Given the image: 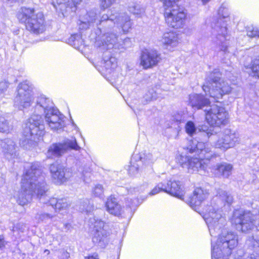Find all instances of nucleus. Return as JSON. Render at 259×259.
<instances>
[{
    "instance_id": "1",
    "label": "nucleus",
    "mask_w": 259,
    "mask_h": 259,
    "mask_svg": "<svg viewBox=\"0 0 259 259\" xmlns=\"http://www.w3.org/2000/svg\"><path fill=\"white\" fill-rule=\"evenodd\" d=\"M45 114L46 124L54 131L61 130L65 126L64 116L53 107L51 100L44 95L37 97L33 113L28 119L23 131L24 139L20 145L30 149L45 133V127L41 115Z\"/></svg>"
},
{
    "instance_id": "2",
    "label": "nucleus",
    "mask_w": 259,
    "mask_h": 259,
    "mask_svg": "<svg viewBox=\"0 0 259 259\" xmlns=\"http://www.w3.org/2000/svg\"><path fill=\"white\" fill-rule=\"evenodd\" d=\"M48 187L42 174L39 164L37 162L28 164L21 180V188L15 196L17 202L21 205L29 203L33 196L39 199L40 202L53 207L56 211L66 212L70 203L66 198H49L46 195Z\"/></svg>"
},
{
    "instance_id": "3",
    "label": "nucleus",
    "mask_w": 259,
    "mask_h": 259,
    "mask_svg": "<svg viewBox=\"0 0 259 259\" xmlns=\"http://www.w3.org/2000/svg\"><path fill=\"white\" fill-rule=\"evenodd\" d=\"M232 202L233 197L231 195L221 189H218L210 205H207L203 211V218L211 236L215 237L219 234L226 223V219L222 214V208L226 203L230 205Z\"/></svg>"
},
{
    "instance_id": "4",
    "label": "nucleus",
    "mask_w": 259,
    "mask_h": 259,
    "mask_svg": "<svg viewBox=\"0 0 259 259\" xmlns=\"http://www.w3.org/2000/svg\"><path fill=\"white\" fill-rule=\"evenodd\" d=\"M219 18H213L210 26L212 28L211 41L212 47L216 51L229 53L230 47L228 42V23L230 12L228 4L223 3L218 10Z\"/></svg>"
},
{
    "instance_id": "5",
    "label": "nucleus",
    "mask_w": 259,
    "mask_h": 259,
    "mask_svg": "<svg viewBox=\"0 0 259 259\" xmlns=\"http://www.w3.org/2000/svg\"><path fill=\"white\" fill-rule=\"evenodd\" d=\"M185 148L190 153H195L199 157L190 158L188 156L181 155L178 160L181 166L187 168L189 172L205 170L208 160L212 156L210 148L206 147L203 142L192 140L188 141Z\"/></svg>"
},
{
    "instance_id": "6",
    "label": "nucleus",
    "mask_w": 259,
    "mask_h": 259,
    "mask_svg": "<svg viewBox=\"0 0 259 259\" xmlns=\"http://www.w3.org/2000/svg\"><path fill=\"white\" fill-rule=\"evenodd\" d=\"M198 131L199 136L203 141H207L211 136L217 134L218 139L214 142V146L223 151L234 147L240 142L238 134L229 128L217 133L212 127L204 125L199 128Z\"/></svg>"
},
{
    "instance_id": "7",
    "label": "nucleus",
    "mask_w": 259,
    "mask_h": 259,
    "mask_svg": "<svg viewBox=\"0 0 259 259\" xmlns=\"http://www.w3.org/2000/svg\"><path fill=\"white\" fill-rule=\"evenodd\" d=\"M97 35L96 45L103 49L110 50L112 49H121L127 47L131 44L130 39L128 37L123 40H119L118 35L108 29L102 30L98 28L95 31Z\"/></svg>"
},
{
    "instance_id": "8",
    "label": "nucleus",
    "mask_w": 259,
    "mask_h": 259,
    "mask_svg": "<svg viewBox=\"0 0 259 259\" xmlns=\"http://www.w3.org/2000/svg\"><path fill=\"white\" fill-rule=\"evenodd\" d=\"M17 18L21 23H25L28 30L35 34L41 33L46 29L43 14H35L33 9L22 8L17 14Z\"/></svg>"
},
{
    "instance_id": "9",
    "label": "nucleus",
    "mask_w": 259,
    "mask_h": 259,
    "mask_svg": "<svg viewBox=\"0 0 259 259\" xmlns=\"http://www.w3.org/2000/svg\"><path fill=\"white\" fill-rule=\"evenodd\" d=\"M231 222L237 230L244 233L249 232L254 229L259 231V212L257 214L249 211L242 213L240 210H236Z\"/></svg>"
},
{
    "instance_id": "10",
    "label": "nucleus",
    "mask_w": 259,
    "mask_h": 259,
    "mask_svg": "<svg viewBox=\"0 0 259 259\" xmlns=\"http://www.w3.org/2000/svg\"><path fill=\"white\" fill-rule=\"evenodd\" d=\"M210 82L204 84L202 89L206 95L213 98L217 102L222 99L225 95L229 94L232 91V88L228 82L221 78L220 74L212 73L210 76Z\"/></svg>"
},
{
    "instance_id": "11",
    "label": "nucleus",
    "mask_w": 259,
    "mask_h": 259,
    "mask_svg": "<svg viewBox=\"0 0 259 259\" xmlns=\"http://www.w3.org/2000/svg\"><path fill=\"white\" fill-rule=\"evenodd\" d=\"M103 14L100 18H97V26L103 24L105 28L109 29L113 25H116L121 28L124 32H128L132 27V22L130 17L125 13H119L114 14Z\"/></svg>"
},
{
    "instance_id": "12",
    "label": "nucleus",
    "mask_w": 259,
    "mask_h": 259,
    "mask_svg": "<svg viewBox=\"0 0 259 259\" xmlns=\"http://www.w3.org/2000/svg\"><path fill=\"white\" fill-rule=\"evenodd\" d=\"M238 245L237 235L232 232H223L219 235L215 243L211 240V253L213 248L225 255L229 256L232 253V250Z\"/></svg>"
},
{
    "instance_id": "13",
    "label": "nucleus",
    "mask_w": 259,
    "mask_h": 259,
    "mask_svg": "<svg viewBox=\"0 0 259 259\" xmlns=\"http://www.w3.org/2000/svg\"><path fill=\"white\" fill-rule=\"evenodd\" d=\"M32 86L28 81H23L18 85L17 94L14 99V105L20 110L31 106L33 98Z\"/></svg>"
},
{
    "instance_id": "14",
    "label": "nucleus",
    "mask_w": 259,
    "mask_h": 259,
    "mask_svg": "<svg viewBox=\"0 0 259 259\" xmlns=\"http://www.w3.org/2000/svg\"><path fill=\"white\" fill-rule=\"evenodd\" d=\"M204 111L205 119L210 125L220 126L227 123L228 113L223 107L217 104L210 105Z\"/></svg>"
},
{
    "instance_id": "15",
    "label": "nucleus",
    "mask_w": 259,
    "mask_h": 259,
    "mask_svg": "<svg viewBox=\"0 0 259 259\" xmlns=\"http://www.w3.org/2000/svg\"><path fill=\"white\" fill-rule=\"evenodd\" d=\"M70 149L75 151L81 149L74 137L66 139L62 142L53 144L49 147L46 155L48 158H55L61 156Z\"/></svg>"
},
{
    "instance_id": "16",
    "label": "nucleus",
    "mask_w": 259,
    "mask_h": 259,
    "mask_svg": "<svg viewBox=\"0 0 259 259\" xmlns=\"http://www.w3.org/2000/svg\"><path fill=\"white\" fill-rule=\"evenodd\" d=\"M137 199L127 198L125 201L126 208L125 210L118 203L117 199L112 196L107 198L106 202L107 211L110 214L119 217L124 214L126 212H131V208L137 205Z\"/></svg>"
},
{
    "instance_id": "17",
    "label": "nucleus",
    "mask_w": 259,
    "mask_h": 259,
    "mask_svg": "<svg viewBox=\"0 0 259 259\" xmlns=\"http://www.w3.org/2000/svg\"><path fill=\"white\" fill-rule=\"evenodd\" d=\"M186 16V13L178 6H174L172 9L165 8L164 16L166 22L171 27H182L184 24Z\"/></svg>"
},
{
    "instance_id": "18",
    "label": "nucleus",
    "mask_w": 259,
    "mask_h": 259,
    "mask_svg": "<svg viewBox=\"0 0 259 259\" xmlns=\"http://www.w3.org/2000/svg\"><path fill=\"white\" fill-rule=\"evenodd\" d=\"M91 223H94L92 241L100 247L104 248L107 244V232L104 229V222L100 219H91Z\"/></svg>"
},
{
    "instance_id": "19",
    "label": "nucleus",
    "mask_w": 259,
    "mask_h": 259,
    "mask_svg": "<svg viewBox=\"0 0 259 259\" xmlns=\"http://www.w3.org/2000/svg\"><path fill=\"white\" fill-rule=\"evenodd\" d=\"M161 59L160 53L155 49H146L140 56V65L144 69L156 66Z\"/></svg>"
},
{
    "instance_id": "20",
    "label": "nucleus",
    "mask_w": 259,
    "mask_h": 259,
    "mask_svg": "<svg viewBox=\"0 0 259 259\" xmlns=\"http://www.w3.org/2000/svg\"><path fill=\"white\" fill-rule=\"evenodd\" d=\"M209 193L207 190L201 188H196L194 189L193 194L185 201L195 211L199 212L201 204L208 198Z\"/></svg>"
},
{
    "instance_id": "21",
    "label": "nucleus",
    "mask_w": 259,
    "mask_h": 259,
    "mask_svg": "<svg viewBox=\"0 0 259 259\" xmlns=\"http://www.w3.org/2000/svg\"><path fill=\"white\" fill-rule=\"evenodd\" d=\"M50 170L52 178L59 183L66 182L73 174L71 168L65 167L63 165L57 164H51Z\"/></svg>"
},
{
    "instance_id": "22",
    "label": "nucleus",
    "mask_w": 259,
    "mask_h": 259,
    "mask_svg": "<svg viewBox=\"0 0 259 259\" xmlns=\"http://www.w3.org/2000/svg\"><path fill=\"white\" fill-rule=\"evenodd\" d=\"M165 188L166 193L180 199L184 200L185 190L183 185L180 181L171 179L167 182Z\"/></svg>"
},
{
    "instance_id": "23",
    "label": "nucleus",
    "mask_w": 259,
    "mask_h": 259,
    "mask_svg": "<svg viewBox=\"0 0 259 259\" xmlns=\"http://www.w3.org/2000/svg\"><path fill=\"white\" fill-rule=\"evenodd\" d=\"M98 14L97 10H91L80 18L79 28L87 29L95 25H97Z\"/></svg>"
},
{
    "instance_id": "24",
    "label": "nucleus",
    "mask_w": 259,
    "mask_h": 259,
    "mask_svg": "<svg viewBox=\"0 0 259 259\" xmlns=\"http://www.w3.org/2000/svg\"><path fill=\"white\" fill-rule=\"evenodd\" d=\"M82 0H52V4L56 11L64 15L67 9H75Z\"/></svg>"
},
{
    "instance_id": "25",
    "label": "nucleus",
    "mask_w": 259,
    "mask_h": 259,
    "mask_svg": "<svg viewBox=\"0 0 259 259\" xmlns=\"http://www.w3.org/2000/svg\"><path fill=\"white\" fill-rule=\"evenodd\" d=\"M189 104L194 109H205L210 105V101L202 95L191 94L189 96Z\"/></svg>"
},
{
    "instance_id": "26",
    "label": "nucleus",
    "mask_w": 259,
    "mask_h": 259,
    "mask_svg": "<svg viewBox=\"0 0 259 259\" xmlns=\"http://www.w3.org/2000/svg\"><path fill=\"white\" fill-rule=\"evenodd\" d=\"M1 147L5 157L9 160L17 156V147L15 142L10 139H6L1 142Z\"/></svg>"
},
{
    "instance_id": "27",
    "label": "nucleus",
    "mask_w": 259,
    "mask_h": 259,
    "mask_svg": "<svg viewBox=\"0 0 259 259\" xmlns=\"http://www.w3.org/2000/svg\"><path fill=\"white\" fill-rule=\"evenodd\" d=\"M161 41L166 49L170 50L178 46L180 38L176 32L170 31L163 34Z\"/></svg>"
},
{
    "instance_id": "28",
    "label": "nucleus",
    "mask_w": 259,
    "mask_h": 259,
    "mask_svg": "<svg viewBox=\"0 0 259 259\" xmlns=\"http://www.w3.org/2000/svg\"><path fill=\"white\" fill-rule=\"evenodd\" d=\"M214 168L220 175L227 178L232 174L233 165L230 163L223 162L217 164Z\"/></svg>"
},
{
    "instance_id": "29",
    "label": "nucleus",
    "mask_w": 259,
    "mask_h": 259,
    "mask_svg": "<svg viewBox=\"0 0 259 259\" xmlns=\"http://www.w3.org/2000/svg\"><path fill=\"white\" fill-rule=\"evenodd\" d=\"M141 164L149 165L153 163L157 159V156L150 152H145L140 155H135Z\"/></svg>"
},
{
    "instance_id": "30",
    "label": "nucleus",
    "mask_w": 259,
    "mask_h": 259,
    "mask_svg": "<svg viewBox=\"0 0 259 259\" xmlns=\"http://www.w3.org/2000/svg\"><path fill=\"white\" fill-rule=\"evenodd\" d=\"M246 243L252 245L254 249V252L248 256L247 259H259V239H254L253 237L247 239Z\"/></svg>"
},
{
    "instance_id": "31",
    "label": "nucleus",
    "mask_w": 259,
    "mask_h": 259,
    "mask_svg": "<svg viewBox=\"0 0 259 259\" xmlns=\"http://www.w3.org/2000/svg\"><path fill=\"white\" fill-rule=\"evenodd\" d=\"M102 64L103 67L107 70H109L108 72L110 73L111 71L116 67L117 61L114 57L104 56Z\"/></svg>"
},
{
    "instance_id": "32",
    "label": "nucleus",
    "mask_w": 259,
    "mask_h": 259,
    "mask_svg": "<svg viewBox=\"0 0 259 259\" xmlns=\"http://www.w3.org/2000/svg\"><path fill=\"white\" fill-rule=\"evenodd\" d=\"M130 164L128 169L129 173L132 175H135L140 169L141 161H139L136 155H134L131 158Z\"/></svg>"
},
{
    "instance_id": "33",
    "label": "nucleus",
    "mask_w": 259,
    "mask_h": 259,
    "mask_svg": "<svg viewBox=\"0 0 259 259\" xmlns=\"http://www.w3.org/2000/svg\"><path fill=\"white\" fill-rule=\"evenodd\" d=\"M159 91H160V89L157 87L149 89L144 96V99L146 103L158 98Z\"/></svg>"
},
{
    "instance_id": "34",
    "label": "nucleus",
    "mask_w": 259,
    "mask_h": 259,
    "mask_svg": "<svg viewBox=\"0 0 259 259\" xmlns=\"http://www.w3.org/2000/svg\"><path fill=\"white\" fill-rule=\"evenodd\" d=\"M11 130V126L9 121L5 117L0 115V132L9 133Z\"/></svg>"
},
{
    "instance_id": "35",
    "label": "nucleus",
    "mask_w": 259,
    "mask_h": 259,
    "mask_svg": "<svg viewBox=\"0 0 259 259\" xmlns=\"http://www.w3.org/2000/svg\"><path fill=\"white\" fill-rule=\"evenodd\" d=\"M185 131L190 136H193L196 134L197 128L195 123L192 121H188L185 125Z\"/></svg>"
},
{
    "instance_id": "36",
    "label": "nucleus",
    "mask_w": 259,
    "mask_h": 259,
    "mask_svg": "<svg viewBox=\"0 0 259 259\" xmlns=\"http://www.w3.org/2000/svg\"><path fill=\"white\" fill-rule=\"evenodd\" d=\"M69 41L70 45L73 46L75 48H78L80 45L82 44V40L81 39L80 36L77 34L72 35Z\"/></svg>"
},
{
    "instance_id": "37",
    "label": "nucleus",
    "mask_w": 259,
    "mask_h": 259,
    "mask_svg": "<svg viewBox=\"0 0 259 259\" xmlns=\"http://www.w3.org/2000/svg\"><path fill=\"white\" fill-rule=\"evenodd\" d=\"M104 188L102 185L97 184L95 186L92 190V194L97 197L102 198L103 197Z\"/></svg>"
},
{
    "instance_id": "38",
    "label": "nucleus",
    "mask_w": 259,
    "mask_h": 259,
    "mask_svg": "<svg viewBox=\"0 0 259 259\" xmlns=\"http://www.w3.org/2000/svg\"><path fill=\"white\" fill-rule=\"evenodd\" d=\"M54 218V215L48 213H44L40 212L38 213L35 217L36 220H37L38 222H47L49 220H52Z\"/></svg>"
},
{
    "instance_id": "39",
    "label": "nucleus",
    "mask_w": 259,
    "mask_h": 259,
    "mask_svg": "<svg viewBox=\"0 0 259 259\" xmlns=\"http://www.w3.org/2000/svg\"><path fill=\"white\" fill-rule=\"evenodd\" d=\"M129 11L138 17H141L145 12L144 9L139 5L129 7Z\"/></svg>"
},
{
    "instance_id": "40",
    "label": "nucleus",
    "mask_w": 259,
    "mask_h": 259,
    "mask_svg": "<svg viewBox=\"0 0 259 259\" xmlns=\"http://www.w3.org/2000/svg\"><path fill=\"white\" fill-rule=\"evenodd\" d=\"M166 192L165 185L160 183H158L149 193V195L151 196L155 195L160 192Z\"/></svg>"
},
{
    "instance_id": "41",
    "label": "nucleus",
    "mask_w": 259,
    "mask_h": 259,
    "mask_svg": "<svg viewBox=\"0 0 259 259\" xmlns=\"http://www.w3.org/2000/svg\"><path fill=\"white\" fill-rule=\"evenodd\" d=\"M247 35L250 37H259V29L252 26L247 27Z\"/></svg>"
},
{
    "instance_id": "42",
    "label": "nucleus",
    "mask_w": 259,
    "mask_h": 259,
    "mask_svg": "<svg viewBox=\"0 0 259 259\" xmlns=\"http://www.w3.org/2000/svg\"><path fill=\"white\" fill-rule=\"evenodd\" d=\"M94 208L93 204L90 201L87 200L83 202V208H80L82 211H84L87 213H90Z\"/></svg>"
},
{
    "instance_id": "43",
    "label": "nucleus",
    "mask_w": 259,
    "mask_h": 259,
    "mask_svg": "<svg viewBox=\"0 0 259 259\" xmlns=\"http://www.w3.org/2000/svg\"><path fill=\"white\" fill-rule=\"evenodd\" d=\"M214 247L211 253V259H228L229 256H226L221 253H218V250Z\"/></svg>"
},
{
    "instance_id": "44",
    "label": "nucleus",
    "mask_w": 259,
    "mask_h": 259,
    "mask_svg": "<svg viewBox=\"0 0 259 259\" xmlns=\"http://www.w3.org/2000/svg\"><path fill=\"white\" fill-rule=\"evenodd\" d=\"M117 0H100V7L105 10L110 7Z\"/></svg>"
},
{
    "instance_id": "45",
    "label": "nucleus",
    "mask_w": 259,
    "mask_h": 259,
    "mask_svg": "<svg viewBox=\"0 0 259 259\" xmlns=\"http://www.w3.org/2000/svg\"><path fill=\"white\" fill-rule=\"evenodd\" d=\"M9 85V82L6 80H3L0 81V95L5 93L7 91Z\"/></svg>"
},
{
    "instance_id": "46",
    "label": "nucleus",
    "mask_w": 259,
    "mask_h": 259,
    "mask_svg": "<svg viewBox=\"0 0 259 259\" xmlns=\"http://www.w3.org/2000/svg\"><path fill=\"white\" fill-rule=\"evenodd\" d=\"M179 0H164V6L165 8L172 9L174 6H178L176 4V2Z\"/></svg>"
},
{
    "instance_id": "47",
    "label": "nucleus",
    "mask_w": 259,
    "mask_h": 259,
    "mask_svg": "<svg viewBox=\"0 0 259 259\" xmlns=\"http://www.w3.org/2000/svg\"><path fill=\"white\" fill-rule=\"evenodd\" d=\"M148 185L147 184H144L143 186H141L140 188H130L129 190V193H133V192L135 193L137 192H143L144 191L145 188L147 187Z\"/></svg>"
},
{
    "instance_id": "48",
    "label": "nucleus",
    "mask_w": 259,
    "mask_h": 259,
    "mask_svg": "<svg viewBox=\"0 0 259 259\" xmlns=\"http://www.w3.org/2000/svg\"><path fill=\"white\" fill-rule=\"evenodd\" d=\"M91 176V172L90 169L88 168L87 170H83L82 172V177L83 181L87 183Z\"/></svg>"
},
{
    "instance_id": "49",
    "label": "nucleus",
    "mask_w": 259,
    "mask_h": 259,
    "mask_svg": "<svg viewBox=\"0 0 259 259\" xmlns=\"http://www.w3.org/2000/svg\"><path fill=\"white\" fill-rule=\"evenodd\" d=\"M63 229L65 232H71L72 229V225L70 223H65L63 225Z\"/></svg>"
},
{
    "instance_id": "50",
    "label": "nucleus",
    "mask_w": 259,
    "mask_h": 259,
    "mask_svg": "<svg viewBox=\"0 0 259 259\" xmlns=\"http://www.w3.org/2000/svg\"><path fill=\"white\" fill-rule=\"evenodd\" d=\"M84 259H99V258L97 253H94L89 254L87 256H85Z\"/></svg>"
},
{
    "instance_id": "51",
    "label": "nucleus",
    "mask_w": 259,
    "mask_h": 259,
    "mask_svg": "<svg viewBox=\"0 0 259 259\" xmlns=\"http://www.w3.org/2000/svg\"><path fill=\"white\" fill-rule=\"evenodd\" d=\"M70 257L69 253L66 251H63L61 259H68Z\"/></svg>"
},
{
    "instance_id": "52",
    "label": "nucleus",
    "mask_w": 259,
    "mask_h": 259,
    "mask_svg": "<svg viewBox=\"0 0 259 259\" xmlns=\"http://www.w3.org/2000/svg\"><path fill=\"white\" fill-rule=\"evenodd\" d=\"M5 246V241L3 237L0 236V249H2Z\"/></svg>"
},
{
    "instance_id": "53",
    "label": "nucleus",
    "mask_w": 259,
    "mask_h": 259,
    "mask_svg": "<svg viewBox=\"0 0 259 259\" xmlns=\"http://www.w3.org/2000/svg\"><path fill=\"white\" fill-rule=\"evenodd\" d=\"M203 4H206L209 2L210 0H201Z\"/></svg>"
},
{
    "instance_id": "54",
    "label": "nucleus",
    "mask_w": 259,
    "mask_h": 259,
    "mask_svg": "<svg viewBox=\"0 0 259 259\" xmlns=\"http://www.w3.org/2000/svg\"><path fill=\"white\" fill-rule=\"evenodd\" d=\"M72 125L73 126H74V128L76 130V131H78L79 130V128L74 123H72Z\"/></svg>"
},
{
    "instance_id": "55",
    "label": "nucleus",
    "mask_w": 259,
    "mask_h": 259,
    "mask_svg": "<svg viewBox=\"0 0 259 259\" xmlns=\"http://www.w3.org/2000/svg\"><path fill=\"white\" fill-rule=\"evenodd\" d=\"M44 252L47 254H49L50 253V251L48 249H46L45 251H44Z\"/></svg>"
}]
</instances>
